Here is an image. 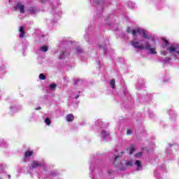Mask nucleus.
<instances>
[{
	"label": "nucleus",
	"mask_w": 179,
	"mask_h": 179,
	"mask_svg": "<svg viewBox=\"0 0 179 179\" xmlns=\"http://www.w3.org/2000/svg\"><path fill=\"white\" fill-rule=\"evenodd\" d=\"M134 152H135V147H134V145H131L130 147V150H129L130 155H132V153H134Z\"/></svg>",
	"instance_id": "obj_20"
},
{
	"label": "nucleus",
	"mask_w": 179,
	"mask_h": 179,
	"mask_svg": "<svg viewBox=\"0 0 179 179\" xmlns=\"http://www.w3.org/2000/svg\"><path fill=\"white\" fill-rule=\"evenodd\" d=\"M33 153V151L27 150L25 152L24 157H30V156H32Z\"/></svg>",
	"instance_id": "obj_16"
},
{
	"label": "nucleus",
	"mask_w": 179,
	"mask_h": 179,
	"mask_svg": "<svg viewBox=\"0 0 179 179\" xmlns=\"http://www.w3.org/2000/svg\"><path fill=\"white\" fill-rule=\"evenodd\" d=\"M40 50L42 51L43 52H47V51H48V46H45V45L41 46L40 48Z\"/></svg>",
	"instance_id": "obj_17"
},
{
	"label": "nucleus",
	"mask_w": 179,
	"mask_h": 179,
	"mask_svg": "<svg viewBox=\"0 0 179 179\" xmlns=\"http://www.w3.org/2000/svg\"><path fill=\"white\" fill-rule=\"evenodd\" d=\"M35 110H41V107L39 106L38 108H36Z\"/></svg>",
	"instance_id": "obj_33"
},
{
	"label": "nucleus",
	"mask_w": 179,
	"mask_h": 179,
	"mask_svg": "<svg viewBox=\"0 0 179 179\" xmlns=\"http://www.w3.org/2000/svg\"><path fill=\"white\" fill-rule=\"evenodd\" d=\"M162 55H166V52H161Z\"/></svg>",
	"instance_id": "obj_34"
},
{
	"label": "nucleus",
	"mask_w": 179,
	"mask_h": 179,
	"mask_svg": "<svg viewBox=\"0 0 179 179\" xmlns=\"http://www.w3.org/2000/svg\"><path fill=\"white\" fill-rule=\"evenodd\" d=\"M79 96L80 95H77L76 96H75V99H79Z\"/></svg>",
	"instance_id": "obj_35"
},
{
	"label": "nucleus",
	"mask_w": 179,
	"mask_h": 179,
	"mask_svg": "<svg viewBox=\"0 0 179 179\" xmlns=\"http://www.w3.org/2000/svg\"><path fill=\"white\" fill-rule=\"evenodd\" d=\"M134 162L133 160L127 159L124 162V166L125 167H132L134 166Z\"/></svg>",
	"instance_id": "obj_7"
},
{
	"label": "nucleus",
	"mask_w": 179,
	"mask_h": 179,
	"mask_svg": "<svg viewBox=\"0 0 179 179\" xmlns=\"http://www.w3.org/2000/svg\"><path fill=\"white\" fill-rule=\"evenodd\" d=\"M8 179H10V175H8Z\"/></svg>",
	"instance_id": "obj_36"
},
{
	"label": "nucleus",
	"mask_w": 179,
	"mask_h": 179,
	"mask_svg": "<svg viewBox=\"0 0 179 179\" xmlns=\"http://www.w3.org/2000/svg\"><path fill=\"white\" fill-rule=\"evenodd\" d=\"M42 1H47V0H42Z\"/></svg>",
	"instance_id": "obj_39"
},
{
	"label": "nucleus",
	"mask_w": 179,
	"mask_h": 179,
	"mask_svg": "<svg viewBox=\"0 0 179 179\" xmlns=\"http://www.w3.org/2000/svg\"><path fill=\"white\" fill-rule=\"evenodd\" d=\"M109 85H110V87H112V89H115V80L112 79L109 82Z\"/></svg>",
	"instance_id": "obj_14"
},
{
	"label": "nucleus",
	"mask_w": 179,
	"mask_h": 179,
	"mask_svg": "<svg viewBox=\"0 0 179 179\" xmlns=\"http://www.w3.org/2000/svg\"><path fill=\"white\" fill-rule=\"evenodd\" d=\"M113 173H114V171H113V170H108V174H113Z\"/></svg>",
	"instance_id": "obj_30"
},
{
	"label": "nucleus",
	"mask_w": 179,
	"mask_h": 179,
	"mask_svg": "<svg viewBox=\"0 0 179 179\" xmlns=\"http://www.w3.org/2000/svg\"><path fill=\"white\" fill-rule=\"evenodd\" d=\"M164 62L165 64L170 62V59L169 57H165Z\"/></svg>",
	"instance_id": "obj_23"
},
{
	"label": "nucleus",
	"mask_w": 179,
	"mask_h": 179,
	"mask_svg": "<svg viewBox=\"0 0 179 179\" xmlns=\"http://www.w3.org/2000/svg\"><path fill=\"white\" fill-rule=\"evenodd\" d=\"M90 171H93L94 170H93V165H92L90 167Z\"/></svg>",
	"instance_id": "obj_31"
},
{
	"label": "nucleus",
	"mask_w": 179,
	"mask_h": 179,
	"mask_svg": "<svg viewBox=\"0 0 179 179\" xmlns=\"http://www.w3.org/2000/svg\"><path fill=\"white\" fill-rule=\"evenodd\" d=\"M122 155H124V152H121L120 154H118L115 157V161H114V164L116 166V167L119 168V170H126L127 167L122 164V162H120L118 164L117 162L120 157H122Z\"/></svg>",
	"instance_id": "obj_3"
},
{
	"label": "nucleus",
	"mask_w": 179,
	"mask_h": 179,
	"mask_svg": "<svg viewBox=\"0 0 179 179\" xmlns=\"http://www.w3.org/2000/svg\"><path fill=\"white\" fill-rule=\"evenodd\" d=\"M131 45L138 50H146V51H148L149 54H151L152 55L157 54L156 48L152 47V44H150V42L148 40L131 41Z\"/></svg>",
	"instance_id": "obj_1"
},
{
	"label": "nucleus",
	"mask_w": 179,
	"mask_h": 179,
	"mask_svg": "<svg viewBox=\"0 0 179 179\" xmlns=\"http://www.w3.org/2000/svg\"><path fill=\"white\" fill-rule=\"evenodd\" d=\"M76 52H82V49H80V48H76Z\"/></svg>",
	"instance_id": "obj_26"
},
{
	"label": "nucleus",
	"mask_w": 179,
	"mask_h": 179,
	"mask_svg": "<svg viewBox=\"0 0 179 179\" xmlns=\"http://www.w3.org/2000/svg\"><path fill=\"white\" fill-rule=\"evenodd\" d=\"M45 122L46 124V125H51V120H50V118L46 117L45 119Z\"/></svg>",
	"instance_id": "obj_19"
},
{
	"label": "nucleus",
	"mask_w": 179,
	"mask_h": 179,
	"mask_svg": "<svg viewBox=\"0 0 179 179\" xmlns=\"http://www.w3.org/2000/svg\"><path fill=\"white\" fill-rule=\"evenodd\" d=\"M164 45L165 47H167L169 45V41L166 40H164Z\"/></svg>",
	"instance_id": "obj_29"
},
{
	"label": "nucleus",
	"mask_w": 179,
	"mask_h": 179,
	"mask_svg": "<svg viewBox=\"0 0 179 179\" xmlns=\"http://www.w3.org/2000/svg\"><path fill=\"white\" fill-rule=\"evenodd\" d=\"M127 135H132V130L128 129L127 131Z\"/></svg>",
	"instance_id": "obj_25"
},
{
	"label": "nucleus",
	"mask_w": 179,
	"mask_h": 179,
	"mask_svg": "<svg viewBox=\"0 0 179 179\" xmlns=\"http://www.w3.org/2000/svg\"><path fill=\"white\" fill-rule=\"evenodd\" d=\"M108 135H110V134L105 130H102L101 131V136H103V139H107V138H108Z\"/></svg>",
	"instance_id": "obj_10"
},
{
	"label": "nucleus",
	"mask_w": 179,
	"mask_h": 179,
	"mask_svg": "<svg viewBox=\"0 0 179 179\" xmlns=\"http://www.w3.org/2000/svg\"><path fill=\"white\" fill-rule=\"evenodd\" d=\"M57 87V84H50V90H55Z\"/></svg>",
	"instance_id": "obj_18"
},
{
	"label": "nucleus",
	"mask_w": 179,
	"mask_h": 179,
	"mask_svg": "<svg viewBox=\"0 0 179 179\" xmlns=\"http://www.w3.org/2000/svg\"><path fill=\"white\" fill-rule=\"evenodd\" d=\"M39 79H41V80H45V76H44L43 73H41L39 75Z\"/></svg>",
	"instance_id": "obj_21"
},
{
	"label": "nucleus",
	"mask_w": 179,
	"mask_h": 179,
	"mask_svg": "<svg viewBox=\"0 0 179 179\" xmlns=\"http://www.w3.org/2000/svg\"><path fill=\"white\" fill-rule=\"evenodd\" d=\"M60 15H61V13H59V16H60Z\"/></svg>",
	"instance_id": "obj_38"
},
{
	"label": "nucleus",
	"mask_w": 179,
	"mask_h": 179,
	"mask_svg": "<svg viewBox=\"0 0 179 179\" xmlns=\"http://www.w3.org/2000/svg\"><path fill=\"white\" fill-rule=\"evenodd\" d=\"M10 110L11 111H16V106H10Z\"/></svg>",
	"instance_id": "obj_24"
},
{
	"label": "nucleus",
	"mask_w": 179,
	"mask_h": 179,
	"mask_svg": "<svg viewBox=\"0 0 179 179\" xmlns=\"http://www.w3.org/2000/svg\"><path fill=\"white\" fill-rule=\"evenodd\" d=\"M169 52L173 53L176 52L179 56V45L178 44H173L171 45L168 49Z\"/></svg>",
	"instance_id": "obj_4"
},
{
	"label": "nucleus",
	"mask_w": 179,
	"mask_h": 179,
	"mask_svg": "<svg viewBox=\"0 0 179 179\" xmlns=\"http://www.w3.org/2000/svg\"><path fill=\"white\" fill-rule=\"evenodd\" d=\"M141 156H142V152H138L136 154V157H141Z\"/></svg>",
	"instance_id": "obj_27"
},
{
	"label": "nucleus",
	"mask_w": 179,
	"mask_h": 179,
	"mask_svg": "<svg viewBox=\"0 0 179 179\" xmlns=\"http://www.w3.org/2000/svg\"><path fill=\"white\" fill-rule=\"evenodd\" d=\"M127 33H129L130 34H132V36H142L143 38L145 40H150V41H152L154 44H156V41H155V38L152 34H149L147 31H145L144 29H142L141 28H136L133 29L131 27H127Z\"/></svg>",
	"instance_id": "obj_2"
},
{
	"label": "nucleus",
	"mask_w": 179,
	"mask_h": 179,
	"mask_svg": "<svg viewBox=\"0 0 179 179\" xmlns=\"http://www.w3.org/2000/svg\"><path fill=\"white\" fill-rule=\"evenodd\" d=\"M134 164H135V166H136L138 171H139V170H141V169H142V164H141V161L136 160L134 162Z\"/></svg>",
	"instance_id": "obj_12"
},
{
	"label": "nucleus",
	"mask_w": 179,
	"mask_h": 179,
	"mask_svg": "<svg viewBox=\"0 0 179 179\" xmlns=\"http://www.w3.org/2000/svg\"><path fill=\"white\" fill-rule=\"evenodd\" d=\"M90 177H92V175H90Z\"/></svg>",
	"instance_id": "obj_40"
},
{
	"label": "nucleus",
	"mask_w": 179,
	"mask_h": 179,
	"mask_svg": "<svg viewBox=\"0 0 179 179\" xmlns=\"http://www.w3.org/2000/svg\"><path fill=\"white\" fill-rule=\"evenodd\" d=\"M20 38H23L24 37V27H20L19 29Z\"/></svg>",
	"instance_id": "obj_9"
},
{
	"label": "nucleus",
	"mask_w": 179,
	"mask_h": 179,
	"mask_svg": "<svg viewBox=\"0 0 179 179\" xmlns=\"http://www.w3.org/2000/svg\"><path fill=\"white\" fill-rule=\"evenodd\" d=\"M101 48H106V47L101 46Z\"/></svg>",
	"instance_id": "obj_37"
},
{
	"label": "nucleus",
	"mask_w": 179,
	"mask_h": 179,
	"mask_svg": "<svg viewBox=\"0 0 179 179\" xmlns=\"http://www.w3.org/2000/svg\"><path fill=\"white\" fill-rule=\"evenodd\" d=\"M65 54H66L65 52H62L60 53V56H59L60 59H62V58H64V55H65Z\"/></svg>",
	"instance_id": "obj_22"
},
{
	"label": "nucleus",
	"mask_w": 179,
	"mask_h": 179,
	"mask_svg": "<svg viewBox=\"0 0 179 179\" xmlns=\"http://www.w3.org/2000/svg\"><path fill=\"white\" fill-rule=\"evenodd\" d=\"M52 176H58V173L57 171H53L51 173Z\"/></svg>",
	"instance_id": "obj_28"
},
{
	"label": "nucleus",
	"mask_w": 179,
	"mask_h": 179,
	"mask_svg": "<svg viewBox=\"0 0 179 179\" xmlns=\"http://www.w3.org/2000/svg\"><path fill=\"white\" fill-rule=\"evenodd\" d=\"M15 10H17L19 9L20 13H24V4L22 3H17L14 6Z\"/></svg>",
	"instance_id": "obj_6"
},
{
	"label": "nucleus",
	"mask_w": 179,
	"mask_h": 179,
	"mask_svg": "<svg viewBox=\"0 0 179 179\" xmlns=\"http://www.w3.org/2000/svg\"><path fill=\"white\" fill-rule=\"evenodd\" d=\"M31 166L32 169H38V167H45V164L39 161H32Z\"/></svg>",
	"instance_id": "obj_5"
},
{
	"label": "nucleus",
	"mask_w": 179,
	"mask_h": 179,
	"mask_svg": "<svg viewBox=\"0 0 179 179\" xmlns=\"http://www.w3.org/2000/svg\"><path fill=\"white\" fill-rule=\"evenodd\" d=\"M101 13H102V12H100L99 14L97 13V14H96L97 17H100V15H101Z\"/></svg>",
	"instance_id": "obj_32"
},
{
	"label": "nucleus",
	"mask_w": 179,
	"mask_h": 179,
	"mask_svg": "<svg viewBox=\"0 0 179 179\" xmlns=\"http://www.w3.org/2000/svg\"><path fill=\"white\" fill-rule=\"evenodd\" d=\"M0 148H8V144H6V142L2 138L0 139Z\"/></svg>",
	"instance_id": "obj_13"
},
{
	"label": "nucleus",
	"mask_w": 179,
	"mask_h": 179,
	"mask_svg": "<svg viewBox=\"0 0 179 179\" xmlns=\"http://www.w3.org/2000/svg\"><path fill=\"white\" fill-rule=\"evenodd\" d=\"M28 12L31 15H34V13H37V8H36V7H30L28 10Z\"/></svg>",
	"instance_id": "obj_11"
},
{
	"label": "nucleus",
	"mask_w": 179,
	"mask_h": 179,
	"mask_svg": "<svg viewBox=\"0 0 179 179\" xmlns=\"http://www.w3.org/2000/svg\"><path fill=\"white\" fill-rule=\"evenodd\" d=\"M127 6L128 8H129L130 9H134V8H135V3L132 2V1H129L127 3Z\"/></svg>",
	"instance_id": "obj_15"
},
{
	"label": "nucleus",
	"mask_w": 179,
	"mask_h": 179,
	"mask_svg": "<svg viewBox=\"0 0 179 179\" xmlns=\"http://www.w3.org/2000/svg\"><path fill=\"white\" fill-rule=\"evenodd\" d=\"M74 118L75 117L73 114H69L66 117V120L68 122H72V121H73Z\"/></svg>",
	"instance_id": "obj_8"
}]
</instances>
